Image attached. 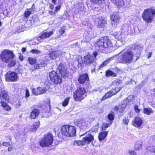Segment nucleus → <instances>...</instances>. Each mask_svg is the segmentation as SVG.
<instances>
[{
	"label": "nucleus",
	"instance_id": "f257e3e1",
	"mask_svg": "<svg viewBox=\"0 0 155 155\" xmlns=\"http://www.w3.org/2000/svg\"><path fill=\"white\" fill-rule=\"evenodd\" d=\"M59 74L53 71L50 72L49 77L51 80L54 84H58L62 81L61 76L67 77L69 75L67 70L64 68V65L61 64H59L58 69Z\"/></svg>",
	"mask_w": 155,
	"mask_h": 155
},
{
	"label": "nucleus",
	"instance_id": "f03ea898",
	"mask_svg": "<svg viewBox=\"0 0 155 155\" xmlns=\"http://www.w3.org/2000/svg\"><path fill=\"white\" fill-rule=\"evenodd\" d=\"M15 55L12 51L8 49H5L2 51L0 54V58L4 63H8V67L9 68L15 66L16 61L14 58Z\"/></svg>",
	"mask_w": 155,
	"mask_h": 155
},
{
	"label": "nucleus",
	"instance_id": "7ed1b4c3",
	"mask_svg": "<svg viewBox=\"0 0 155 155\" xmlns=\"http://www.w3.org/2000/svg\"><path fill=\"white\" fill-rule=\"evenodd\" d=\"M141 49H139L138 47L135 48L132 51L128 50L123 53L119 57L117 61L119 62L130 63L133 60L134 54H139Z\"/></svg>",
	"mask_w": 155,
	"mask_h": 155
},
{
	"label": "nucleus",
	"instance_id": "20e7f679",
	"mask_svg": "<svg viewBox=\"0 0 155 155\" xmlns=\"http://www.w3.org/2000/svg\"><path fill=\"white\" fill-rule=\"evenodd\" d=\"M95 45L97 50L101 51H103L106 48L113 47L114 46L107 37H104L98 39Z\"/></svg>",
	"mask_w": 155,
	"mask_h": 155
},
{
	"label": "nucleus",
	"instance_id": "39448f33",
	"mask_svg": "<svg viewBox=\"0 0 155 155\" xmlns=\"http://www.w3.org/2000/svg\"><path fill=\"white\" fill-rule=\"evenodd\" d=\"M61 132L63 135L68 137H71L75 134L76 128L71 125H63L61 127Z\"/></svg>",
	"mask_w": 155,
	"mask_h": 155
},
{
	"label": "nucleus",
	"instance_id": "423d86ee",
	"mask_svg": "<svg viewBox=\"0 0 155 155\" xmlns=\"http://www.w3.org/2000/svg\"><path fill=\"white\" fill-rule=\"evenodd\" d=\"M73 98L76 101H81L86 96V91L83 87H79L73 93Z\"/></svg>",
	"mask_w": 155,
	"mask_h": 155
},
{
	"label": "nucleus",
	"instance_id": "0eeeda50",
	"mask_svg": "<svg viewBox=\"0 0 155 155\" xmlns=\"http://www.w3.org/2000/svg\"><path fill=\"white\" fill-rule=\"evenodd\" d=\"M53 136L50 133L45 134L39 143V144L43 147H46L51 145L53 142Z\"/></svg>",
	"mask_w": 155,
	"mask_h": 155
},
{
	"label": "nucleus",
	"instance_id": "6e6552de",
	"mask_svg": "<svg viewBox=\"0 0 155 155\" xmlns=\"http://www.w3.org/2000/svg\"><path fill=\"white\" fill-rule=\"evenodd\" d=\"M155 14V10L152 9L145 10L142 15L143 19L147 23L151 22Z\"/></svg>",
	"mask_w": 155,
	"mask_h": 155
},
{
	"label": "nucleus",
	"instance_id": "1a4fd4ad",
	"mask_svg": "<svg viewBox=\"0 0 155 155\" xmlns=\"http://www.w3.org/2000/svg\"><path fill=\"white\" fill-rule=\"evenodd\" d=\"M5 81L7 82L17 81L19 79L18 74L14 71H9L5 75Z\"/></svg>",
	"mask_w": 155,
	"mask_h": 155
},
{
	"label": "nucleus",
	"instance_id": "9d476101",
	"mask_svg": "<svg viewBox=\"0 0 155 155\" xmlns=\"http://www.w3.org/2000/svg\"><path fill=\"white\" fill-rule=\"evenodd\" d=\"M93 55H88L85 56L84 58V62L87 64H92L93 66L96 67L97 64L95 61L96 57L97 55V53L95 51L93 53Z\"/></svg>",
	"mask_w": 155,
	"mask_h": 155
},
{
	"label": "nucleus",
	"instance_id": "9b49d317",
	"mask_svg": "<svg viewBox=\"0 0 155 155\" xmlns=\"http://www.w3.org/2000/svg\"><path fill=\"white\" fill-rule=\"evenodd\" d=\"M121 89V87H117L115 89H112L109 92H107L102 98V101H104L107 98L110 97L116 94Z\"/></svg>",
	"mask_w": 155,
	"mask_h": 155
},
{
	"label": "nucleus",
	"instance_id": "f8f14e48",
	"mask_svg": "<svg viewBox=\"0 0 155 155\" xmlns=\"http://www.w3.org/2000/svg\"><path fill=\"white\" fill-rule=\"evenodd\" d=\"M81 136H84L82 138L85 144H89L91 142L92 143L94 140V137L93 135L90 134L89 132L84 133Z\"/></svg>",
	"mask_w": 155,
	"mask_h": 155
},
{
	"label": "nucleus",
	"instance_id": "ddd939ff",
	"mask_svg": "<svg viewBox=\"0 0 155 155\" xmlns=\"http://www.w3.org/2000/svg\"><path fill=\"white\" fill-rule=\"evenodd\" d=\"M0 99L1 101H8L9 97L8 92L5 90H1L0 92Z\"/></svg>",
	"mask_w": 155,
	"mask_h": 155
},
{
	"label": "nucleus",
	"instance_id": "4468645a",
	"mask_svg": "<svg viewBox=\"0 0 155 155\" xmlns=\"http://www.w3.org/2000/svg\"><path fill=\"white\" fill-rule=\"evenodd\" d=\"M78 81L80 84L87 83L89 81V78L87 74H83L81 75L78 78Z\"/></svg>",
	"mask_w": 155,
	"mask_h": 155
},
{
	"label": "nucleus",
	"instance_id": "2eb2a0df",
	"mask_svg": "<svg viewBox=\"0 0 155 155\" xmlns=\"http://www.w3.org/2000/svg\"><path fill=\"white\" fill-rule=\"evenodd\" d=\"M119 17L117 15H113L111 16V23L113 27H115L118 23Z\"/></svg>",
	"mask_w": 155,
	"mask_h": 155
},
{
	"label": "nucleus",
	"instance_id": "dca6fc26",
	"mask_svg": "<svg viewBox=\"0 0 155 155\" xmlns=\"http://www.w3.org/2000/svg\"><path fill=\"white\" fill-rule=\"evenodd\" d=\"M1 106L3 107L4 110L6 111H8L11 110V107L8 104L3 101H1L0 102Z\"/></svg>",
	"mask_w": 155,
	"mask_h": 155
},
{
	"label": "nucleus",
	"instance_id": "f3484780",
	"mask_svg": "<svg viewBox=\"0 0 155 155\" xmlns=\"http://www.w3.org/2000/svg\"><path fill=\"white\" fill-rule=\"evenodd\" d=\"M142 120L139 117H136L134 119V126L137 127H140L142 124Z\"/></svg>",
	"mask_w": 155,
	"mask_h": 155
},
{
	"label": "nucleus",
	"instance_id": "a211bd4d",
	"mask_svg": "<svg viewBox=\"0 0 155 155\" xmlns=\"http://www.w3.org/2000/svg\"><path fill=\"white\" fill-rule=\"evenodd\" d=\"M61 54V52L59 51H54L49 54V57L51 59H54L57 57L59 56Z\"/></svg>",
	"mask_w": 155,
	"mask_h": 155
},
{
	"label": "nucleus",
	"instance_id": "6ab92c4d",
	"mask_svg": "<svg viewBox=\"0 0 155 155\" xmlns=\"http://www.w3.org/2000/svg\"><path fill=\"white\" fill-rule=\"evenodd\" d=\"M39 113L38 109H33L31 112L30 116V117L32 119H35L38 115Z\"/></svg>",
	"mask_w": 155,
	"mask_h": 155
},
{
	"label": "nucleus",
	"instance_id": "aec40b11",
	"mask_svg": "<svg viewBox=\"0 0 155 155\" xmlns=\"http://www.w3.org/2000/svg\"><path fill=\"white\" fill-rule=\"evenodd\" d=\"M142 143L140 141H136L134 144V149L135 150H141L142 148Z\"/></svg>",
	"mask_w": 155,
	"mask_h": 155
},
{
	"label": "nucleus",
	"instance_id": "412c9836",
	"mask_svg": "<svg viewBox=\"0 0 155 155\" xmlns=\"http://www.w3.org/2000/svg\"><path fill=\"white\" fill-rule=\"evenodd\" d=\"M125 42V37H123L121 39L117 40L116 41V46L117 47H120L124 44Z\"/></svg>",
	"mask_w": 155,
	"mask_h": 155
},
{
	"label": "nucleus",
	"instance_id": "4be33fe9",
	"mask_svg": "<svg viewBox=\"0 0 155 155\" xmlns=\"http://www.w3.org/2000/svg\"><path fill=\"white\" fill-rule=\"evenodd\" d=\"M108 132L107 131H103L100 133L98 135V139L100 141L104 139L107 136Z\"/></svg>",
	"mask_w": 155,
	"mask_h": 155
},
{
	"label": "nucleus",
	"instance_id": "5701e85b",
	"mask_svg": "<svg viewBox=\"0 0 155 155\" xmlns=\"http://www.w3.org/2000/svg\"><path fill=\"white\" fill-rule=\"evenodd\" d=\"M97 22V26L98 27H102L105 26L106 21L101 18H100L98 19Z\"/></svg>",
	"mask_w": 155,
	"mask_h": 155
},
{
	"label": "nucleus",
	"instance_id": "b1692460",
	"mask_svg": "<svg viewBox=\"0 0 155 155\" xmlns=\"http://www.w3.org/2000/svg\"><path fill=\"white\" fill-rule=\"evenodd\" d=\"M53 33V32L52 31H50L49 32H45L43 33L40 37L39 36V38H48Z\"/></svg>",
	"mask_w": 155,
	"mask_h": 155
},
{
	"label": "nucleus",
	"instance_id": "393cba45",
	"mask_svg": "<svg viewBox=\"0 0 155 155\" xmlns=\"http://www.w3.org/2000/svg\"><path fill=\"white\" fill-rule=\"evenodd\" d=\"M126 105L122 104L121 106L119 107L115 106L114 107V110L116 111L119 110V112H122L126 107Z\"/></svg>",
	"mask_w": 155,
	"mask_h": 155
},
{
	"label": "nucleus",
	"instance_id": "a878e982",
	"mask_svg": "<svg viewBox=\"0 0 155 155\" xmlns=\"http://www.w3.org/2000/svg\"><path fill=\"white\" fill-rule=\"evenodd\" d=\"M110 1L117 6H123L124 4L123 0H110Z\"/></svg>",
	"mask_w": 155,
	"mask_h": 155
},
{
	"label": "nucleus",
	"instance_id": "bb28decb",
	"mask_svg": "<svg viewBox=\"0 0 155 155\" xmlns=\"http://www.w3.org/2000/svg\"><path fill=\"white\" fill-rule=\"evenodd\" d=\"M153 112V110L150 108H144L143 109V113L148 115H150Z\"/></svg>",
	"mask_w": 155,
	"mask_h": 155
},
{
	"label": "nucleus",
	"instance_id": "cd10ccee",
	"mask_svg": "<svg viewBox=\"0 0 155 155\" xmlns=\"http://www.w3.org/2000/svg\"><path fill=\"white\" fill-rule=\"evenodd\" d=\"M27 10H25L24 13V16L26 18H28L30 15L31 14L32 12L30 10V8H27Z\"/></svg>",
	"mask_w": 155,
	"mask_h": 155
},
{
	"label": "nucleus",
	"instance_id": "c85d7f7f",
	"mask_svg": "<svg viewBox=\"0 0 155 155\" xmlns=\"http://www.w3.org/2000/svg\"><path fill=\"white\" fill-rule=\"evenodd\" d=\"M28 61L31 65H33L35 64L36 59L35 58L28 57Z\"/></svg>",
	"mask_w": 155,
	"mask_h": 155
},
{
	"label": "nucleus",
	"instance_id": "c756f323",
	"mask_svg": "<svg viewBox=\"0 0 155 155\" xmlns=\"http://www.w3.org/2000/svg\"><path fill=\"white\" fill-rule=\"evenodd\" d=\"M111 60V58H110L107 59L106 61H104L100 66L98 67L99 68L98 69H101L105 66H106L107 64Z\"/></svg>",
	"mask_w": 155,
	"mask_h": 155
},
{
	"label": "nucleus",
	"instance_id": "7c9ffc66",
	"mask_svg": "<svg viewBox=\"0 0 155 155\" xmlns=\"http://www.w3.org/2000/svg\"><path fill=\"white\" fill-rule=\"evenodd\" d=\"M38 122H35V124H34L32 126V127L31 128V131L32 132L35 131L37 128L38 127Z\"/></svg>",
	"mask_w": 155,
	"mask_h": 155
},
{
	"label": "nucleus",
	"instance_id": "2f4dec72",
	"mask_svg": "<svg viewBox=\"0 0 155 155\" xmlns=\"http://www.w3.org/2000/svg\"><path fill=\"white\" fill-rule=\"evenodd\" d=\"M49 61V60L46 58H43L41 61L40 64L42 66H45L48 63Z\"/></svg>",
	"mask_w": 155,
	"mask_h": 155
},
{
	"label": "nucleus",
	"instance_id": "473e14b6",
	"mask_svg": "<svg viewBox=\"0 0 155 155\" xmlns=\"http://www.w3.org/2000/svg\"><path fill=\"white\" fill-rule=\"evenodd\" d=\"M124 33L123 32H121L120 34L119 33H117L116 35H114L115 38L117 39V40L121 39V38H122L123 37H125V35H124Z\"/></svg>",
	"mask_w": 155,
	"mask_h": 155
},
{
	"label": "nucleus",
	"instance_id": "72a5a7b5",
	"mask_svg": "<svg viewBox=\"0 0 155 155\" xmlns=\"http://www.w3.org/2000/svg\"><path fill=\"white\" fill-rule=\"evenodd\" d=\"M74 145L76 146H82L85 145L83 139L81 140L76 141L74 142Z\"/></svg>",
	"mask_w": 155,
	"mask_h": 155
},
{
	"label": "nucleus",
	"instance_id": "f704fd0d",
	"mask_svg": "<svg viewBox=\"0 0 155 155\" xmlns=\"http://www.w3.org/2000/svg\"><path fill=\"white\" fill-rule=\"evenodd\" d=\"M75 62H77L78 66L81 65L83 63V61L82 60V58L81 57H78L75 58Z\"/></svg>",
	"mask_w": 155,
	"mask_h": 155
},
{
	"label": "nucleus",
	"instance_id": "c9c22d12",
	"mask_svg": "<svg viewBox=\"0 0 155 155\" xmlns=\"http://www.w3.org/2000/svg\"><path fill=\"white\" fill-rule=\"evenodd\" d=\"M147 150L150 152H153L155 153V146L148 147H147Z\"/></svg>",
	"mask_w": 155,
	"mask_h": 155
},
{
	"label": "nucleus",
	"instance_id": "e433bc0d",
	"mask_svg": "<svg viewBox=\"0 0 155 155\" xmlns=\"http://www.w3.org/2000/svg\"><path fill=\"white\" fill-rule=\"evenodd\" d=\"M106 75L107 76H114L115 75V74L110 70H108L106 71Z\"/></svg>",
	"mask_w": 155,
	"mask_h": 155
},
{
	"label": "nucleus",
	"instance_id": "4c0bfd02",
	"mask_svg": "<svg viewBox=\"0 0 155 155\" xmlns=\"http://www.w3.org/2000/svg\"><path fill=\"white\" fill-rule=\"evenodd\" d=\"M122 83L121 81L119 80H116L114 81L112 83L113 84L114 86H118Z\"/></svg>",
	"mask_w": 155,
	"mask_h": 155
},
{
	"label": "nucleus",
	"instance_id": "58836bf2",
	"mask_svg": "<svg viewBox=\"0 0 155 155\" xmlns=\"http://www.w3.org/2000/svg\"><path fill=\"white\" fill-rule=\"evenodd\" d=\"M94 4H100L103 3L105 0H91Z\"/></svg>",
	"mask_w": 155,
	"mask_h": 155
},
{
	"label": "nucleus",
	"instance_id": "ea45409f",
	"mask_svg": "<svg viewBox=\"0 0 155 155\" xmlns=\"http://www.w3.org/2000/svg\"><path fill=\"white\" fill-rule=\"evenodd\" d=\"M69 100V98L68 97L65 99L62 103V105L65 107L68 105Z\"/></svg>",
	"mask_w": 155,
	"mask_h": 155
},
{
	"label": "nucleus",
	"instance_id": "a19ab883",
	"mask_svg": "<svg viewBox=\"0 0 155 155\" xmlns=\"http://www.w3.org/2000/svg\"><path fill=\"white\" fill-rule=\"evenodd\" d=\"M39 88V87H37V88H33L32 89V94L36 95H37L38 94V88Z\"/></svg>",
	"mask_w": 155,
	"mask_h": 155
},
{
	"label": "nucleus",
	"instance_id": "79ce46f5",
	"mask_svg": "<svg viewBox=\"0 0 155 155\" xmlns=\"http://www.w3.org/2000/svg\"><path fill=\"white\" fill-rule=\"evenodd\" d=\"M128 153L130 155H137L136 152L133 150H129Z\"/></svg>",
	"mask_w": 155,
	"mask_h": 155
},
{
	"label": "nucleus",
	"instance_id": "37998d69",
	"mask_svg": "<svg viewBox=\"0 0 155 155\" xmlns=\"http://www.w3.org/2000/svg\"><path fill=\"white\" fill-rule=\"evenodd\" d=\"M130 1V0H126V2H124L123 1V2L124 3L123 6L124 5L126 7H128L129 6Z\"/></svg>",
	"mask_w": 155,
	"mask_h": 155
},
{
	"label": "nucleus",
	"instance_id": "c03bdc74",
	"mask_svg": "<svg viewBox=\"0 0 155 155\" xmlns=\"http://www.w3.org/2000/svg\"><path fill=\"white\" fill-rule=\"evenodd\" d=\"M2 145L4 146L7 147L10 146L11 144L10 142H4L2 143Z\"/></svg>",
	"mask_w": 155,
	"mask_h": 155
},
{
	"label": "nucleus",
	"instance_id": "a18cd8bd",
	"mask_svg": "<svg viewBox=\"0 0 155 155\" xmlns=\"http://www.w3.org/2000/svg\"><path fill=\"white\" fill-rule=\"evenodd\" d=\"M46 92V90L45 88H43L39 87V94L45 93Z\"/></svg>",
	"mask_w": 155,
	"mask_h": 155
},
{
	"label": "nucleus",
	"instance_id": "49530a36",
	"mask_svg": "<svg viewBox=\"0 0 155 155\" xmlns=\"http://www.w3.org/2000/svg\"><path fill=\"white\" fill-rule=\"evenodd\" d=\"M134 109L136 112L137 114L139 113L140 111V109L138 108V106L137 105H135L134 107Z\"/></svg>",
	"mask_w": 155,
	"mask_h": 155
},
{
	"label": "nucleus",
	"instance_id": "de8ad7c7",
	"mask_svg": "<svg viewBox=\"0 0 155 155\" xmlns=\"http://www.w3.org/2000/svg\"><path fill=\"white\" fill-rule=\"evenodd\" d=\"M107 117L108 119L110 120H113L114 119V115L112 114H109Z\"/></svg>",
	"mask_w": 155,
	"mask_h": 155
},
{
	"label": "nucleus",
	"instance_id": "09e8293b",
	"mask_svg": "<svg viewBox=\"0 0 155 155\" xmlns=\"http://www.w3.org/2000/svg\"><path fill=\"white\" fill-rule=\"evenodd\" d=\"M129 122V120L128 119V118H125L123 120V123L127 125L128 124V123Z\"/></svg>",
	"mask_w": 155,
	"mask_h": 155
},
{
	"label": "nucleus",
	"instance_id": "8fccbe9b",
	"mask_svg": "<svg viewBox=\"0 0 155 155\" xmlns=\"http://www.w3.org/2000/svg\"><path fill=\"white\" fill-rule=\"evenodd\" d=\"M30 96V93L29 90L27 89L25 90V97L26 98Z\"/></svg>",
	"mask_w": 155,
	"mask_h": 155
},
{
	"label": "nucleus",
	"instance_id": "3c124183",
	"mask_svg": "<svg viewBox=\"0 0 155 155\" xmlns=\"http://www.w3.org/2000/svg\"><path fill=\"white\" fill-rule=\"evenodd\" d=\"M30 52L33 54H38V53H39V51L37 50L33 49L31 50L30 51Z\"/></svg>",
	"mask_w": 155,
	"mask_h": 155
},
{
	"label": "nucleus",
	"instance_id": "603ef678",
	"mask_svg": "<svg viewBox=\"0 0 155 155\" xmlns=\"http://www.w3.org/2000/svg\"><path fill=\"white\" fill-rule=\"evenodd\" d=\"M65 29L64 27L62 28L60 30L59 32L61 35H62L64 32Z\"/></svg>",
	"mask_w": 155,
	"mask_h": 155
},
{
	"label": "nucleus",
	"instance_id": "864d4df0",
	"mask_svg": "<svg viewBox=\"0 0 155 155\" xmlns=\"http://www.w3.org/2000/svg\"><path fill=\"white\" fill-rule=\"evenodd\" d=\"M5 137V140H9V141L11 142H12V137L11 136L9 135L7 136H6Z\"/></svg>",
	"mask_w": 155,
	"mask_h": 155
},
{
	"label": "nucleus",
	"instance_id": "5fc2aeb1",
	"mask_svg": "<svg viewBox=\"0 0 155 155\" xmlns=\"http://www.w3.org/2000/svg\"><path fill=\"white\" fill-rule=\"evenodd\" d=\"M32 20H33V21L34 22L38 21V18L37 16H36L35 17L34 16L33 17Z\"/></svg>",
	"mask_w": 155,
	"mask_h": 155
},
{
	"label": "nucleus",
	"instance_id": "6e6d98bb",
	"mask_svg": "<svg viewBox=\"0 0 155 155\" xmlns=\"http://www.w3.org/2000/svg\"><path fill=\"white\" fill-rule=\"evenodd\" d=\"M109 126V125L107 124H104L103 126V128H107Z\"/></svg>",
	"mask_w": 155,
	"mask_h": 155
},
{
	"label": "nucleus",
	"instance_id": "4d7b16f0",
	"mask_svg": "<svg viewBox=\"0 0 155 155\" xmlns=\"http://www.w3.org/2000/svg\"><path fill=\"white\" fill-rule=\"evenodd\" d=\"M30 8V10H30L31 11V12H32V11H34V10L35 9V4H32L31 7Z\"/></svg>",
	"mask_w": 155,
	"mask_h": 155
},
{
	"label": "nucleus",
	"instance_id": "13d9d810",
	"mask_svg": "<svg viewBox=\"0 0 155 155\" xmlns=\"http://www.w3.org/2000/svg\"><path fill=\"white\" fill-rule=\"evenodd\" d=\"M50 105H49V107H46L45 108V110L46 111V113L48 112L50 110Z\"/></svg>",
	"mask_w": 155,
	"mask_h": 155
},
{
	"label": "nucleus",
	"instance_id": "bf43d9fd",
	"mask_svg": "<svg viewBox=\"0 0 155 155\" xmlns=\"http://www.w3.org/2000/svg\"><path fill=\"white\" fill-rule=\"evenodd\" d=\"M19 59L20 61H22L24 59L23 55L20 54L19 56Z\"/></svg>",
	"mask_w": 155,
	"mask_h": 155
},
{
	"label": "nucleus",
	"instance_id": "052dcab7",
	"mask_svg": "<svg viewBox=\"0 0 155 155\" xmlns=\"http://www.w3.org/2000/svg\"><path fill=\"white\" fill-rule=\"evenodd\" d=\"M152 54V52H148L147 54V56L148 57V58H149L151 56Z\"/></svg>",
	"mask_w": 155,
	"mask_h": 155
},
{
	"label": "nucleus",
	"instance_id": "680f3d73",
	"mask_svg": "<svg viewBox=\"0 0 155 155\" xmlns=\"http://www.w3.org/2000/svg\"><path fill=\"white\" fill-rule=\"evenodd\" d=\"M98 66L97 65H97L96 67L94 66V67L92 69L91 72H95V70L96 68H97V67L98 68H99L98 67Z\"/></svg>",
	"mask_w": 155,
	"mask_h": 155
},
{
	"label": "nucleus",
	"instance_id": "e2e57ef3",
	"mask_svg": "<svg viewBox=\"0 0 155 155\" xmlns=\"http://www.w3.org/2000/svg\"><path fill=\"white\" fill-rule=\"evenodd\" d=\"M61 6L60 5H58L55 8V10L56 11L59 10Z\"/></svg>",
	"mask_w": 155,
	"mask_h": 155
},
{
	"label": "nucleus",
	"instance_id": "0e129e2a",
	"mask_svg": "<svg viewBox=\"0 0 155 155\" xmlns=\"http://www.w3.org/2000/svg\"><path fill=\"white\" fill-rule=\"evenodd\" d=\"M21 50L22 52H24L26 51V49L25 48L23 47L22 48Z\"/></svg>",
	"mask_w": 155,
	"mask_h": 155
},
{
	"label": "nucleus",
	"instance_id": "69168bd1",
	"mask_svg": "<svg viewBox=\"0 0 155 155\" xmlns=\"http://www.w3.org/2000/svg\"><path fill=\"white\" fill-rule=\"evenodd\" d=\"M35 68L36 69H39V64H37L35 65Z\"/></svg>",
	"mask_w": 155,
	"mask_h": 155
},
{
	"label": "nucleus",
	"instance_id": "338daca9",
	"mask_svg": "<svg viewBox=\"0 0 155 155\" xmlns=\"http://www.w3.org/2000/svg\"><path fill=\"white\" fill-rule=\"evenodd\" d=\"M49 8H50L52 9L54 8V6L51 4H50L49 5Z\"/></svg>",
	"mask_w": 155,
	"mask_h": 155
},
{
	"label": "nucleus",
	"instance_id": "774afa93",
	"mask_svg": "<svg viewBox=\"0 0 155 155\" xmlns=\"http://www.w3.org/2000/svg\"><path fill=\"white\" fill-rule=\"evenodd\" d=\"M52 2L54 4H56L57 1L56 0H51Z\"/></svg>",
	"mask_w": 155,
	"mask_h": 155
}]
</instances>
